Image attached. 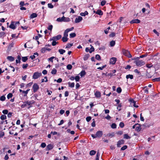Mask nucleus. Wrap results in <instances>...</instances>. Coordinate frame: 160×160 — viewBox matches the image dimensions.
Returning a JSON list of instances; mask_svg holds the SVG:
<instances>
[{"mask_svg": "<svg viewBox=\"0 0 160 160\" xmlns=\"http://www.w3.org/2000/svg\"><path fill=\"white\" fill-rule=\"evenodd\" d=\"M25 5L24 2L23 1H21L20 3V7H22Z\"/></svg>", "mask_w": 160, "mask_h": 160, "instance_id": "nucleus-64", "label": "nucleus"}, {"mask_svg": "<svg viewBox=\"0 0 160 160\" xmlns=\"http://www.w3.org/2000/svg\"><path fill=\"white\" fill-rule=\"evenodd\" d=\"M89 57V55L88 54L85 55L83 57V60L84 61L87 60Z\"/></svg>", "mask_w": 160, "mask_h": 160, "instance_id": "nucleus-30", "label": "nucleus"}, {"mask_svg": "<svg viewBox=\"0 0 160 160\" xmlns=\"http://www.w3.org/2000/svg\"><path fill=\"white\" fill-rule=\"evenodd\" d=\"M117 60V58H112L110 60V63L112 64H114L116 63Z\"/></svg>", "mask_w": 160, "mask_h": 160, "instance_id": "nucleus-8", "label": "nucleus"}, {"mask_svg": "<svg viewBox=\"0 0 160 160\" xmlns=\"http://www.w3.org/2000/svg\"><path fill=\"white\" fill-rule=\"evenodd\" d=\"M105 76H106L111 77L113 76V74L112 73H105Z\"/></svg>", "mask_w": 160, "mask_h": 160, "instance_id": "nucleus-50", "label": "nucleus"}, {"mask_svg": "<svg viewBox=\"0 0 160 160\" xmlns=\"http://www.w3.org/2000/svg\"><path fill=\"white\" fill-rule=\"evenodd\" d=\"M35 55H37L38 56V53L37 52H35L34 53V54L33 55L31 56L30 57V58H31L32 60L33 59L35 58H36Z\"/></svg>", "mask_w": 160, "mask_h": 160, "instance_id": "nucleus-21", "label": "nucleus"}, {"mask_svg": "<svg viewBox=\"0 0 160 160\" xmlns=\"http://www.w3.org/2000/svg\"><path fill=\"white\" fill-rule=\"evenodd\" d=\"M122 107V104L119 103L118 104V105L117 107V108L118 110L119 111L121 110V108Z\"/></svg>", "mask_w": 160, "mask_h": 160, "instance_id": "nucleus-41", "label": "nucleus"}, {"mask_svg": "<svg viewBox=\"0 0 160 160\" xmlns=\"http://www.w3.org/2000/svg\"><path fill=\"white\" fill-rule=\"evenodd\" d=\"M41 146L42 148H44L46 146V144L45 143L43 142L41 144Z\"/></svg>", "mask_w": 160, "mask_h": 160, "instance_id": "nucleus-57", "label": "nucleus"}, {"mask_svg": "<svg viewBox=\"0 0 160 160\" xmlns=\"http://www.w3.org/2000/svg\"><path fill=\"white\" fill-rule=\"evenodd\" d=\"M88 14V12L87 11H85L84 12H81L80 13L81 16H85L86 15Z\"/></svg>", "mask_w": 160, "mask_h": 160, "instance_id": "nucleus-26", "label": "nucleus"}, {"mask_svg": "<svg viewBox=\"0 0 160 160\" xmlns=\"http://www.w3.org/2000/svg\"><path fill=\"white\" fill-rule=\"evenodd\" d=\"M48 7L49 8H53V5L50 3L48 4Z\"/></svg>", "mask_w": 160, "mask_h": 160, "instance_id": "nucleus-52", "label": "nucleus"}, {"mask_svg": "<svg viewBox=\"0 0 160 160\" xmlns=\"http://www.w3.org/2000/svg\"><path fill=\"white\" fill-rule=\"evenodd\" d=\"M12 93H8L7 95V98L8 99H9L10 98H12Z\"/></svg>", "mask_w": 160, "mask_h": 160, "instance_id": "nucleus-36", "label": "nucleus"}, {"mask_svg": "<svg viewBox=\"0 0 160 160\" xmlns=\"http://www.w3.org/2000/svg\"><path fill=\"white\" fill-rule=\"evenodd\" d=\"M28 64H23L22 66V68L23 69H25L28 67Z\"/></svg>", "mask_w": 160, "mask_h": 160, "instance_id": "nucleus-53", "label": "nucleus"}, {"mask_svg": "<svg viewBox=\"0 0 160 160\" xmlns=\"http://www.w3.org/2000/svg\"><path fill=\"white\" fill-rule=\"evenodd\" d=\"M9 27L12 29H15L16 28V26L15 25V22L13 21H12L11 24L10 25Z\"/></svg>", "mask_w": 160, "mask_h": 160, "instance_id": "nucleus-9", "label": "nucleus"}, {"mask_svg": "<svg viewBox=\"0 0 160 160\" xmlns=\"http://www.w3.org/2000/svg\"><path fill=\"white\" fill-rule=\"evenodd\" d=\"M95 58L96 59L98 60H101L100 56L98 54H97L96 55Z\"/></svg>", "mask_w": 160, "mask_h": 160, "instance_id": "nucleus-45", "label": "nucleus"}, {"mask_svg": "<svg viewBox=\"0 0 160 160\" xmlns=\"http://www.w3.org/2000/svg\"><path fill=\"white\" fill-rule=\"evenodd\" d=\"M111 127L112 128H113V129L116 128L117 127V125L116 124H115L114 123H113L111 125Z\"/></svg>", "mask_w": 160, "mask_h": 160, "instance_id": "nucleus-46", "label": "nucleus"}, {"mask_svg": "<svg viewBox=\"0 0 160 160\" xmlns=\"http://www.w3.org/2000/svg\"><path fill=\"white\" fill-rule=\"evenodd\" d=\"M74 29V27H72L71 28H68L66 29L64 31V33H65L67 34H68V32L70 31H72Z\"/></svg>", "mask_w": 160, "mask_h": 160, "instance_id": "nucleus-15", "label": "nucleus"}, {"mask_svg": "<svg viewBox=\"0 0 160 160\" xmlns=\"http://www.w3.org/2000/svg\"><path fill=\"white\" fill-rule=\"evenodd\" d=\"M102 131H98L96 133V135L97 138H100L102 136Z\"/></svg>", "mask_w": 160, "mask_h": 160, "instance_id": "nucleus-10", "label": "nucleus"}, {"mask_svg": "<svg viewBox=\"0 0 160 160\" xmlns=\"http://www.w3.org/2000/svg\"><path fill=\"white\" fill-rule=\"evenodd\" d=\"M96 13L99 15H102L103 14L102 12L100 10H98Z\"/></svg>", "mask_w": 160, "mask_h": 160, "instance_id": "nucleus-25", "label": "nucleus"}, {"mask_svg": "<svg viewBox=\"0 0 160 160\" xmlns=\"http://www.w3.org/2000/svg\"><path fill=\"white\" fill-rule=\"evenodd\" d=\"M50 50L51 49L50 48H48L46 47H44L41 49V51L42 53H44L46 52V51L48 50L50 51Z\"/></svg>", "mask_w": 160, "mask_h": 160, "instance_id": "nucleus-11", "label": "nucleus"}, {"mask_svg": "<svg viewBox=\"0 0 160 160\" xmlns=\"http://www.w3.org/2000/svg\"><path fill=\"white\" fill-rule=\"evenodd\" d=\"M117 92L118 93H120L122 92V89L121 88L118 87L117 89Z\"/></svg>", "mask_w": 160, "mask_h": 160, "instance_id": "nucleus-40", "label": "nucleus"}, {"mask_svg": "<svg viewBox=\"0 0 160 160\" xmlns=\"http://www.w3.org/2000/svg\"><path fill=\"white\" fill-rule=\"evenodd\" d=\"M21 57L20 55H18L17 57V59L16 60V63H20L21 62Z\"/></svg>", "mask_w": 160, "mask_h": 160, "instance_id": "nucleus-19", "label": "nucleus"}, {"mask_svg": "<svg viewBox=\"0 0 160 160\" xmlns=\"http://www.w3.org/2000/svg\"><path fill=\"white\" fill-rule=\"evenodd\" d=\"M91 119V118L90 117H88L86 118V120L88 122L90 121Z\"/></svg>", "mask_w": 160, "mask_h": 160, "instance_id": "nucleus-62", "label": "nucleus"}, {"mask_svg": "<svg viewBox=\"0 0 160 160\" xmlns=\"http://www.w3.org/2000/svg\"><path fill=\"white\" fill-rule=\"evenodd\" d=\"M33 91L34 92H36L39 88L38 85L37 83H35L33 86Z\"/></svg>", "mask_w": 160, "mask_h": 160, "instance_id": "nucleus-7", "label": "nucleus"}, {"mask_svg": "<svg viewBox=\"0 0 160 160\" xmlns=\"http://www.w3.org/2000/svg\"><path fill=\"white\" fill-rule=\"evenodd\" d=\"M28 60V58L27 57H22V61L24 62H26Z\"/></svg>", "mask_w": 160, "mask_h": 160, "instance_id": "nucleus-39", "label": "nucleus"}, {"mask_svg": "<svg viewBox=\"0 0 160 160\" xmlns=\"http://www.w3.org/2000/svg\"><path fill=\"white\" fill-rule=\"evenodd\" d=\"M7 59L10 62H12L14 60V58L12 56H8L7 57Z\"/></svg>", "mask_w": 160, "mask_h": 160, "instance_id": "nucleus-24", "label": "nucleus"}, {"mask_svg": "<svg viewBox=\"0 0 160 160\" xmlns=\"http://www.w3.org/2000/svg\"><path fill=\"white\" fill-rule=\"evenodd\" d=\"M55 57H51L50 58H48V61H50L52 62H53V59Z\"/></svg>", "mask_w": 160, "mask_h": 160, "instance_id": "nucleus-60", "label": "nucleus"}, {"mask_svg": "<svg viewBox=\"0 0 160 160\" xmlns=\"http://www.w3.org/2000/svg\"><path fill=\"white\" fill-rule=\"evenodd\" d=\"M82 19V18L81 16H79L76 18L75 20L76 23H79L80 22Z\"/></svg>", "mask_w": 160, "mask_h": 160, "instance_id": "nucleus-14", "label": "nucleus"}, {"mask_svg": "<svg viewBox=\"0 0 160 160\" xmlns=\"http://www.w3.org/2000/svg\"><path fill=\"white\" fill-rule=\"evenodd\" d=\"M7 118L6 116L4 115H2L0 117V118L2 120H4Z\"/></svg>", "mask_w": 160, "mask_h": 160, "instance_id": "nucleus-34", "label": "nucleus"}, {"mask_svg": "<svg viewBox=\"0 0 160 160\" xmlns=\"http://www.w3.org/2000/svg\"><path fill=\"white\" fill-rule=\"evenodd\" d=\"M106 1L105 0L102 1L101 3V5L102 6H104L106 4Z\"/></svg>", "mask_w": 160, "mask_h": 160, "instance_id": "nucleus-51", "label": "nucleus"}, {"mask_svg": "<svg viewBox=\"0 0 160 160\" xmlns=\"http://www.w3.org/2000/svg\"><path fill=\"white\" fill-rule=\"evenodd\" d=\"M100 156V154L98 152L97 155H96V160H99V157Z\"/></svg>", "mask_w": 160, "mask_h": 160, "instance_id": "nucleus-58", "label": "nucleus"}, {"mask_svg": "<svg viewBox=\"0 0 160 160\" xmlns=\"http://www.w3.org/2000/svg\"><path fill=\"white\" fill-rule=\"evenodd\" d=\"M62 38V36L61 35H58L57 36L53 37L50 38V41H57L59 40Z\"/></svg>", "mask_w": 160, "mask_h": 160, "instance_id": "nucleus-4", "label": "nucleus"}, {"mask_svg": "<svg viewBox=\"0 0 160 160\" xmlns=\"http://www.w3.org/2000/svg\"><path fill=\"white\" fill-rule=\"evenodd\" d=\"M119 125L121 128H122L124 127V125L123 122H121L120 123Z\"/></svg>", "mask_w": 160, "mask_h": 160, "instance_id": "nucleus-61", "label": "nucleus"}, {"mask_svg": "<svg viewBox=\"0 0 160 160\" xmlns=\"http://www.w3.org/2000/svg\"><path fill=\"white\" fill-rule=\"evenodd\" d=\"M57 72V70L56 69H55V68H54L52 70L51 73L52 74L54 75Z\"/></svg>", "mask_w": 160, "mask_h": 160, "instance_id": "nucleus-31", "label": "nucleus"}, {"mask_svg": "<svg viewBox=\"0 0 160 160\" xmlns=\"http://www.w3.org/2000/svg\"><path fill=\"white\" fill-rule=\"evenodd\" d=\"M86 72L84 70L82 71L80 73H79V74L81 76V77H82L84 76L86 74Z\"/></svg>", "mask_w": 160, "mask_h": 160, "instance_id": "nucleus-28", "label": "nucleus"}, {"mask_svg": "<svg viewBox=\"0 0 160 160\" xmlns=\"http://www.w3.org/2000/svg\"><path fill=\"white\" fill-rule=\"evenodd\" d=\"M96 153V152L94 150H92L90 151V155L92 156L94 155Z\"/></svg>", "mask_w": 160, "mask_h": 160, "instance_id": "nucleus-33", "label": "nucleus"}, {"mask_svg": "<svg viewBox=\"0 0 160 160\" xmlns=\"http://www.w3.org/2000/svg\"><path fill=\"white\" fill-rule=\"evenodd\" d=\"M72 68V66L71 64H68L67 66V68L68 70H71Z\"/></svg>", "mask_w": 160, "mask_h": 160, "instance_id": "nucleus-42", "label": "nucleus"}, {"mask_svg": "<svg viewBox=\"0 0 160 160\" xmlns=\"http://www.w3.org/2000/svg\"><path fill=\"white\" fill-rule=\"evenodd\" d=\"M73 45L72 43H68L66 46V48H69Z\"/></svg>", "mask_w": 160, "mask_h": 160, "instance_id": "nucleus-47", "label": "nucleus"}, {"mask_svg": "<svg viewBox=\"0 0 160 160\" xmlns=\"http://www.w3.org/2000/svg\"><path fill=\"white\" fill-rule=\"evenodd\" d=\"M58 52L61 54H63L65 52V50L63 49H59Z\"/></svg>", "mask_w": 160, "mask_h": 160, "instance_id": "nucleus-27", "label": "nucleus"}, {"mask_svg": "<svg viewBox=\"0 0 160 160\" xmlns=\"http://www.w3.org/2000/svg\"><path fill=\"white\" fill-rule=\"evenodd\" d=\"M4 135V133L3 132H0V138L2 137Z\"/></svg>", "mask_w": 160, "mask_h": 160, "instance_id": "nucleus-55", "label": "nucleus"}, {"mask_svg": "<svg viewBox=\"0 0 160 160\" xmlns=\"http://www.w3.org/2000/svg\"><path fill=\"white\" fill-rule=\"evenodd\" d=\"M126 78L127 79L130 78V79H132L133 78V76L132 75L129 74L126 76Z\"/></svg>", "mask_w": 160, "mask_h": 160, "instance_id": "nucleus-29", "label": "nucleus"}, {"mask_svg": "<svg viewBox=\"0 0 160 160\" xmlns=\"http://www.w3.org/2000/svg\"><path fill=\"white\" fill-rule=\"evenodd\" d=\"M53 147V146L52 145L49 144L47 146V150H49L52 149Z\"/></svg>", "mask_w": 160, "mask_h": 160, "instance_id": "nucleus-20", "label": "nucleus"}, {"mask_svg": "<svg viewBox=\"0 0 160 160\" xmlns=\"http://www.w3.org/2000/svg\"><path fill=\"white\" fill-rule=\"evenodd\" d=\"M123 53L124 55L128 58H130L132 57V55H131L130 52L127 50H123Z\"/></svg>", "mask_w": 160, "mask_h": 160, "instance_id": "nucleus-5", "label": "nucleus"}, {"mask_svg": "<svg viewBox=\"0 0 160 160\" xmlns=\"http://www.w3.org/2000/svg\"><path fill=\"white\" fill-rule=\"evenodd\" d=\"M134 63L138 67H140L145 64V62L142 60H137L134 62Z\"/></svg>", "mask_w": 160, "mask_h": 160, "instance_id": "nucleus-2", "label": "nucleus"}, {"mask_svg": "<svg viewBox=\"0 0 160 160\" xmlns=\"http://www.w3.org/2000/svg\"><path fill=\"white\" fill-rule=\"evenodd\" d=\"M34 102H35L33 100L27 101L23 103V104L21 105V107L22 108H24L28 106H29V108L31 107L32 105L34 104Z\"/></svg>", "mask_w": 160, "mask_h": 160, "instance_id": "nucleus-1", "label": "nucleus"}, {"mask_svg": "<svg viewBox=\"0 0 160 160\" xmlns=\"http://www.w3.org/2000/svg\"><path fill=\"white\" fill-rule=\"evenodd\" d=\"M42 75L41 72H36L34 73L33 75V78L34 79H37Z\"/></svg>", "mask_w": 160, "mask_h": 160, "instance_id": "nucleus-3", "label": "nucleus"}, {"mask_svg": "<svg viewBox=\"0 0 160 160\" xmlns=\"http://www.w3.org/2000/svg\"><path fill=\"white\" fill-rule=\"evenodd\" d=\"M65 18V17L64 16H63L62 18H58L56 20L58 22H62L63 21L64 22V19Z\"/></svg>", "mask_w": 160, "mask_h": 160, "instance_id": "nucleus-16", "label": "nucleus"}, {"mask_svg": "<svg viewBox=\"0 0 160 160\" xmlns=\"http://www.w3.org/2000/svg\"><path fill=\"white\" fill-rule=\"evenodd\" d=\"M127 146L126 145H124L121 148V150H124L127 149Z\"/></svg>", "mask_w": 160, "mask_h": 160, "instance_id": "nucleus-54", "label": "nucleus"}, {"mask_svg": "<svg viewBox=\"0 0 160 160\" xmlns=\"http://www.w3.org/2000/svg\"><path fill=\"white\" fill-rule=\"evenodd\" d=\"M124 138L126 139H130L131 137L129 136L128 134H125L124 135Z\"/></svg>", "mask_w": 160, "mask_h": 160, "instance_id": "nucleus-38", "label": "nucleus"}, {"mask_svg": "<svg viewBox=\"0 0 160 160\" xmlns=\"http://www.w3.org/2000/svg\"><path fill=\"white\" fill-rule=\"evenodd\" d=\"M95 95L97 98H100L101 96V93L99 91H96L95 93Z\"/></svg>", "mask_w": 160, "mask_h": 160, "instance_id": "nucleus-18", "label": "nucleus"}, {"mask_svg": "<svg viewBox=\"0 0 160 160\" xmlns=\"http://www.w3.org/2000/svg\"><path fill=\"white\" fill-rule=\"evenodd\" d=\"M115 44V42L114 41H113V40L112 41L110 42V45L111 47L113 46H114Z\"/></svg>", "mask_w": 160, "mask_h": 160, "instance_id": "nucleus-35", "label": "nucleus"}, {"mask_svg": "<svg viewBox=\"0 0 160 160\" xmlns=\"http://www.w3.org/2000/svg\"><path fill=\"white\" fill-rule=\"evenodd\" d=\"M140 22V21L138 19H135L131 21L130 22V23L133 24L134 23H138Z\"/></svg>", "mask_w": 160, "mask_h": 160, "instance_id": "nucleus-13", "label": "nucleus"}, {"mask_svg": "<svg viewBox=\"0 0 160 160\" xmlns=\"http://www.w3.org/2000/svg\"><path fill=\"white\" fill-rule=\"evenodd\" d=\"M68 34L64 33L63 36L62 38V40L63 42H65L68 41Z\"/></svg>", "mask_w": 160, "mask_h": 160, "instance_id": "nucleus-6", "label": "nucleus"}, {"mask_svg": "<svg viewBox=\"0 0 160 160\" xmlns=\"http://www.w3.org/2000/svg\"><path fill=\"white\" fill-rule=\"evenodd\" d=\"M75 79L76 82H78L80 79V77L78 76H77L75 77Z\"/></svg>", "mask_w": 160, "mask_h": 160, "instance_id": "nucleus-49", "label": "nucleus"}, {"mask_svg": "<svg viewBox=\"0 0 160 160\" xmlns=\"http://www.w3.org/2000/svg\"><path fill=\"white\" fill-rule=\"evenodd\" d=\"M6 99V98L4 96H2L0 98V100L1 101H4Z\"/></svg>", "mask_w": 160, "mask_h": 160, "instance_id": "nucleus-44", "label": "nucleus"}, {"mask_svg": "<svg viewBox=\"0 0 160 160\" xmlns=\"http://www.w3.org/2000/svg\"><path fill=\"white\" fill-rule=\"evenodd\" d=\"M129 101L131 102L133 104L134 107L136 108H138V105H136V101L134 100L133 99H130Z\"/></svg>", "mask_w": 160, "mask_h": 160, "instance_id": "nucleus-17", "label": "nucleus"}, {"mask_svg": "<svg viewBox=\"0 0 160 160\" xmlns=\"http://www.w3.org/2000/svg\"><path fill=\"white\" fill-rule=\"evenodd\" d=\"M37 16V14L35 13H33L30 16V18H36Z\"/></svg>", "mask_w": 160, "mask_h": 160, "instance_id": "nucleus-22", "label": "nucleus"}, {"mask_svg": "<svg viewBox=\"0 0 160 160\" xmlns=\"http://www.w3.org/2000/svg\"><path fill=\"white\" fill-rule=\"evenodd\" d=\"M124 142V140L122 139L119 140L118 142L117 147H120L121 145L123 144Z\"/></svg>", "mask_w": 160, "mask_h": 160, "instance_id": "nucleus-12", "label": "nucleus"}, {"mask_svg": "<svg viewBox=\"0 0 160 160\" xmlns=\"http://www.w3.org/2000/svg\"><path fill=\"white\" fill-rule=\"evenodd\" d=\"M106 67V65H105L102 66L101 67H99L98 68H97V69H100L101 70H102L104 68H105Z\"/></svg>", "mask_w": 160, "mask_h": 160, "instance_id": "nucleus-48", "label": "nucleus"}, {"mask_svg": "<svg viewBox=\"0 0 160 160\" xmlns=\"http://www.w3.org/2000/svg\"><path fill=\"white\" fill-rule=\"evenodd\" d=\"M153 81L154 82L160 81V77L158 78H155L153 79Z\"/></svg>", "mask_w": 160, "mask_h": 160, "instance_id": "nucleus-63", "label": "nucleus"}, {"mask_svg": "<svg viewBox=\"0 0 160 160\" xmlns=\"http://www.w3.org/2000/svg\"><path fill=\"white\" fill-rule=\"evenodd\" d=\"M76 36V34L75 33H72L70 34V38H73Z\"/></svg>", "mask_w": 160, "mask_h": 160, "instance_id": "nucleus-32", "label": "nucleus"}, {"mask_svg": "<svg viewBox=\"0 0 160 160\" xmlns=\"http://www.w3.org/2000/svg\"><path fill=\"white\" fill-rule=\"evenodd\" d=\"M68 86L71 88H74V87L75 84L74 82L71 83L70 82H69L68 83Z\"/></svg>", "mask_w": 160, "mask_h": 160, "instance_id": "nucleus-23", "label": "nucleus"}, {"mask_svg": "<svg viewBox=\"0 0 160 160\" xmlns=\"http://www.w3.org/2000/svg\"><path fill=\"white\" fill-rule=\"evenodd\" d=\"M114 135V132H112L111 133H108V136L109 137H110V138L112 137H113Z\"/></svg>", "mask_w": 160, "mask_h": 160, "instance_id": "nucleus-43", "label": "nucleus"}, {"mask_svg": "<svg viewBox=\"0 0 160 160\" xmlns=\"http://www.w3.org/2000/svg\"><path fill=\"white\" fill-rule=\"evenodd\" d=\"M2 112L3 114H6L8 113V111L7 110L5 109L3 110Z\"/></svg>", "mask_w": 160, "mask_h": 160, "instance_id": "nucleus-59", "label": "nucleus"}, {"mask_svg": "<svg viewBox=\"0 0 160 160\" xmlns=\"http://www.w3.org/2000/svg\"><path fill=\"white\" fill-rule=\"evenodd\" d=\"M90 46H91V48L90 49L89 52L90 53H91L92 52H93L94 50V48L91 45H90Z\"/></svg>", "mask_w": 160, "mask_h": 160, "instance_id": "nucleus-37", "label": "nucleus"}, {"mask_svg": "<svg viewBox=\"0 0 160 160\" xmlns=\"http://www.w3.org/2000/svg\"><path fill=\"white\" fill-rule=\"evenodd\" d=\"M146 66L147 68H150L153 66V65L152 64H148L146 65Z\"/></svg>", "mask_w": 160, "mask_h": 160, "instance_id": "nucleus-56", "label": "nucleus"}]
</instances>
